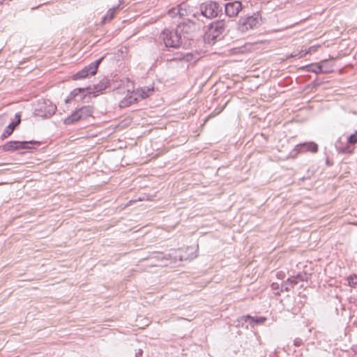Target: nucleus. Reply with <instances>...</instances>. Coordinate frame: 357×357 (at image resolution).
Wrapping results in <instances>:
<instances>
[{
    "mask_svg": "<svg viewBox=\"0 0 357 357\" xmlns=\"http://www.w3.org/2000/svg\"><path fill=\"white\" fill-rule=\"evenodd\" d=\"M191 26L188 23L179 24L174 31L165 29L162 33V38L166 47L178 48L182 43L181 32L188 33Z\"/></svg>",
    "mask_w": 357,
    "mask_h": 357,
    "instance_id": "nucleus-1",
    "label": "nucleus"
},
{
    "mask_svg": "<svg viewBox=\"0 0 357 357\" xmlns=\"http://www.w3.org/2000/svg\"><path fill=\"white\" fill-rule=\"evenodd\" d=\"M130 83L127 84V87L121 88L117 92V99L119 100V105L120 107H127L137 102V99L134 93V90L130 89Z\"/></svg>",
    "mask_w": 357,
    "mask_h": 357,
    "instance_id": "nucleus-2",
    "label": "nucleus"
},
{
    "mask_svg": "<svg viewBox=\"0 0 357 357\" xmlns=\"http://www.w3.org/2000/svg\"><path fill=\"white\" fill-rule=\"evenodd\" d=\"M40 142L36 141L30 142H19V141H9L1 146V149L5 152H14L22 149H31L35 148L34 145L38 146Z\"/></svg>",
    "mask_w": 357,
    "mask_h": 357,
    "instance_id": "nucleus-3",
    "label": "nucleus"
},
{
    "mask_svg": "<svg viewBox=\"0 0 357 357\" xmlns=\"http://www.w3.org/2000/svg\"><path fill=\"white\" fill-rule=\"evenodd\" d=\"M103 57L85 66L81 70L73 75V80H79L86 78L89 75H95L97 73L99 65L102 61Z\"/></svg>",
    "mask_w": 357,
    "mask_h": 357,
    "instance_id": "nucleus-4",
    "label": "nucleus"
},
{
    "mask_svg": "<svg viewBox=\"0 0 357 357\" xmlns=\"http://www.w3.org/2000/svg\"><path fill=\"white\" fill-rule=\"evenodd\" d=\"M200 10L201 14L208 18L216 17L220 12L219 5L212 1L202 3Z\"/></svg>",
    "mask_w": 357,
    "mask_h": 357,
    "instance_id": "nucleus-5",
    "label": "nucleus"
},
{
    "mask_svg": "<svg viewBox=\"0 0 357 357\" xmlns=\"http://www.w3.org/2000/svg\"><path fill=\"white\" fill-rule=\"evenodd\" d=\"M225 24L223 21H215L211 24L206 32V36L208 40H215L224 32Z\"/></svg>",
    "mask_w": 357,
    "mask_h": 357,
    "instance_id": "nucleus-6",
    "label": "nucleus"
},
{
    "mask_svg": "<svg viewBox=\"0 0 357 357\" xmlns=\"http://www.w3.org/2000/svg\"><path fill=\"white\" fill-rule=\"evenodd\" d=\"M259 24V20L254 16H248L241 17L239 20L238 26L241 31H246L249 29H253Z\"/></svg>",
    "mask_w": 357,
    "mask_h": 357,
    "instance_id": "nucleus-7",
    "label": "nucleus"
},
{
    "mask_svg": "<svg viewBox=\"0 0 357 357\" xmlns=\"http://www.w3.org/2000/svg\"><path fill=\"white\" fill-rule=\"evenodd\" d=\"M242 10L241 2L235 1L225 5V13L229 17H236Z\"/></svg>",
    "mask_w": 357,
    "mask_h": 357,
    "instance_id": "nucleus-8",
    "label": "nucleus"
},
{
    "mask_svg": "<svg viewBox=\"0 0 357 357\" xmlns=\"http://www.w3.org/2000/svg\"><path fill=\"white\" fill-rule=\"evenodd\" d=\"M179 12H180V17H187L189 22H192V20L190 18V16L196 17L195 13L192 12V7L188 5L186 3H181L178 6Z\"/></svg>",
    "mask_w": 357,
    "mask_h": 357,
    "instance_id": "nucleus-9",
    "label": "nucleus"
},
{
    "mask_svg": "<svg viewBox=\"0 0 357 357\" xmlns=\"http://www.w3.org/2000/svg\"><path fill=\"white\" fill-rule=\"evenodd\" d=\"M77 111L80 121H84L93 116V107L90 105H86L78 109Z\"/></svg>",
    "mask_w": 357,
    "mask_h": 357,
    "instance_id": "nucleus-10",
    "label": "nucleus"
},
{
    "mask_svg": "<svg viewBox=\"0 0 357 357\" xmlns=\"http://www.w3.org/2000/svg\"><path fill=\"white\" fill-rule=\"evenodd\" d=\"M153 91V90L150 88H140L134 90V93L136 97L137 102L149 97L152 94Z\"/></svg>",
    "mask_w": 357,
    "mask_h": 357,
    "instance_id": "nucleus-11",
    "label": "nucleus"
},
{
    "mask_svg": "<svg viewBox=\"0 0 357 357\" xmlns=\"http://www.w3.org/2000/svg\"><path fill=\"white\" fill-rule=\"evenodd\" d=\"M80 94H82L84 96V97H85L86 96H90L91 94H93L94 96H96L95 91L91 87L75 89L71 92L70 96L73 98H76L77 96H79Z\"/></svg>",
    "mask_w": 357,
    "mask_h": 357,
    "instance_id": "nucleus-12",
    "label": "nucleus"
},
{
    "mask_svg": "<svg viewBox=\"0 0 357 357\" xmlns=\"http://www.w3.org/2000/svg\"><path fill=\"white\" fill-rule=\"evenodd\" d=\"M298 146L300 147L299 151L301 152L309 151L315 153L318 151V145L312 142L301 144Z\"/></svg>",
    "mask_w": 357,
    "mask_h": 357,
    "instance_id": "nucleus-13",
    "label": "nucleus"
},
{
    "mask_svg": "<svg viewBox=\"0 0 357 357\" xmlns=\"http://www.w3.org/2000/svg\"><path fill=\"white\" fill-rule=\"evenodd\" d=\"M321 45H313L310 47L309 48L306 50H302L298 54H290L287 56V59L292 58V57H298V58H302L304 57L305 55L308 54H311L312 52H315L317 51L318 48L320 47Z\"/></svg>",
    "mask_w": 357,
    "mask_h": 357,
    "instance_id": "nucleus-14",
    "label": "nucleus"
},
{
    "mask_svg": "<svg viewBox=\"0 0 357 357\" xmlns=\"http://www.w3.org/2000/svg\"><path fill=\"white\" fill-rule=\"evenodd\" d=\"M79 121H80V119H79V113L77 109L63 120V123L66 126H68V125L74 124Z\"/></svg>",
    "mask_w": 357,
    "mask_h": 357,
    "instance_id": "nucleus-15",
    "label": "nucleus"
},
{
    "mask_svg": "<svg viewBox=\"0 0 357 357\" xmlns=\"http://www.w3.org/2000/svg\"><path fill=\"white\" fill-rule=\"evenodd\" d=\"M325 61H321L320 63L311 64V65L306 66V68H307L308 71L313 72V73H315L317 74L321 73H327V71H324L322 70L323 63Z\"/></svg>",
    "mask_w": 357,
    "mask_h": 357,
    "instance_id": "nucleus-16",
    "label": "nucleus"
},
{
    "mask_svg": "<svg viewBox=\"0 0 357 357\" xmlns=\"http://www.w3.org/2000/svg\"><path fill=\"white\" fill-rule=\"evenodd\" d=\"M116 11H117V8H115L109 9L107 11V14L103 17L102 22L105 23L107 22L112 20L114 17V16L116 13Z\"/></svg>",
    "mask_w": 357,
    "mask_h": 357,
    "instance_id": "nucleus-17",
    "label": "nucleus"
},
{
    "mask_svg": "<svg viewBox=\"0 0 357 357\" xmlns=\"http://www.w3.org/2000/svg\"><path fill=\"white\" fill-rule=\"evenodd\" d=\"M242 319L244 320L245 321H247L249 319V320H251L252 322H255L256 324H262V323H264L266 320V318L262 317H251L250 315H246V316L243 317Z\"/></svg>",
    "mask_w": 357,
    "mask_h": 357,
    "instance_id": "nucleus-18",
    "label": "nucleus"
},
{
    "mask_svg": "<svg viewBox=\"0 0 357 357\" xmlns=\"http://www.w3.org/2000/svg\"><path fill=\"white\" fill-rule=\"evenodd\" d=\"M347 280L349 286L354 288L357 287V275H351Z\"/></svg>",
    "mask_w": 357,
    "mask_h": 357,
    "instance_id": "nucleus-19",
    "label": "nucleus"
},
{
    "mask_svg": "<svg viewBox=\"0 0 357 357\" xmlns=\"http://www.w3.org/2000/svg\"><path fill=\"white\" fill-rule=\"evenodd\" d=\"M168 15L170 17H175L176 16H179L180 17V12H179L178 6L175 7V8H172V9H170L168 11Z\"/></svg>",
    "mask_w": 357,
    "mask_h": 357,
    "instance_id": "nucleus-20",
    "label": "nucleus"
},
{
    "mask_svg": "<svg viewBox=\"0 0 357 357\" xmlns=\"http://www.w3.org/2000/svg\"><path fill=\"white\" fill-rule=\"evenodd\" d=\"M348 143L351 145L357 144V131L348 137Z\"/></svg>",
    "mask_w": 357,
    "mask_h": 357,
    "instance_id": "nucleus-21",
    "label": "nucleus"
},
{
    "mask_svg": "<svg viewBox=\"0 0 357 357\" xmlns=\"http://www.w3.org/2000/svg\"><path fill=\"white\" fill-rule=\"evenodd\" d=\"M16 117H17V121L16 122H12L10 123L7 127L11 128V130L13 131H14L15 127L20 124V115H16Z\"/></svg>",
    "mask_w": 357,
    "mask_h": 357,
    "instance_id": "nucleus-22",
    "label": "nucleus"
},
{
    "mask_svg": "<svg viewBox=\"0 0 357 357\" xmlns=\"http://www.w3.org/2000/svg\"><path fill=\"white\" fill-rule=\"evenodd\" d=\"M16 117H17V121L16 122H12L10 123L7 127L11 128V130L13 131H14L15 127L20 124V115H16Z\"/></svg>",
    "mask_w": 357,
    "mask_h": 357,
    "instance_id": "nucleus-23",
    "label": "nucleus"
},
{
    "mask_svg": "<svg viewBox=\"0 0 357 357\" xmlns=\"http://www.w3.org/2000/svg\"><path fill=\"white\" fill-rule=\"evenodd\" d=\"M16 117H17V121L16 122H12L10 123L7 127L11 128V130L13 131H14L15 127L20 124V115H16Z\"/></svg>",
    "mask_w": 357,
    "mask_h": 357,
    "instance_id": "nucleus-24",
    "label": "nucleus"
},
{
    "mask_svg": "<svg viewBox=\"0 0 357 357\" xmlns=\"http://www.w3.org/2000/svg\"><path fill=\"white\" fill-rule=\"evenodd\" d=\"M13 132V131L11 130V128H8V127H6L3 131V132L2 133V135H1V137L2 139H6L7 138L8 136H10L12 133Z\"/></svg>",
    "mask_w": 357,
    "mask_h": 357,
    "instance_id": "nucleus-25",
    "label": "nucleus"
},
{
    "mask_svg": "<svg viewBox=\"0 0 357 357\" xmlns=\"http://www.w3.org/2000/svg\"><path fill=\"white\" fill-rule=\"evenodd\" d=\"M354 151V147H351V146H345L344 148H342L341 149V151L342 153H352Z\"/></svg>",
    "mask_w": 357,
    "mask_h": 357,
    "instance_id": "nucleus-26",
    "label": "nucleus"
},
{
    "mask_svg": "<svg viewBox=\"0 0 357 357\" xmlns=\"http://www.w3.org/2000/svg\"><path fill=\"white\" fill-rule=\"evenodd\" d=\"M288 280L290 281L291 283H294V284L296 283V278H291V279H289Z\"/></svg>",
    "mask_w": 357,
    "mask_h": 357,
    "instance_id": "nucleus-27",
    "label": "nucleus"
},
{
    "mask_svg": "<svg viewBox=\"0 0 357 357\" xmlns=\"http://www.w3.org/2000/svg\"><path fill=\"white\" fill-rule=\"evenodd\" d=\"M192 30L195 29V23L192 24Z\"/></svg>",
    "mask_w": 357,
    "mask_h": 357,
    "instance_id": "nucleus-28",
    "label": "nucleus"
}]
</instances>
